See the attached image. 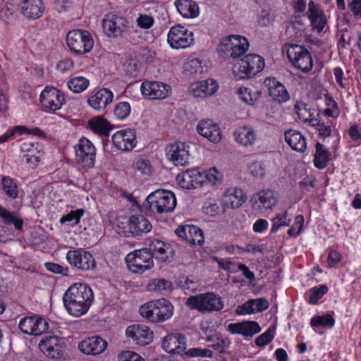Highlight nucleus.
<instances>
[{"label": "nucleus", "mask_w": 361, "mask_h": 361, "mask_svg": "<svg viewBox=\"0 0 361 361\" xmlns=\"http://www.w3.org/2000/svg\"><path fill=\"white\" fill-rule=\"evenodd\" d=\"M140 315L154 323H162L171 319L173 314V306L165 298L149 301L139 309Z\"/></svg>", "instance_id": "nucleus-2"}, {"label": "nucleus", "mask_w": 361, "mask_h": 361, "mask_svg": "<svg viewBox=\"0 0 361 361\" xmlns=\"http://www.w3.org/2000/svg\"><path fill=\"white\" fill-rule=\"evenodd\" d=\"M129 232L133 236H142L150 232L152 226L150 221L142 214H133L128 220Z\"/></svg>", "instance_id": "nucleus-28"}, {"label": "nucleus", "mask_w": 361, "mask_h": 361, "mask_svg": "<svg viewBox=\"0 0 361 361\" xmlns=\"http://www.w3.org/2000/svg\"><path fill=\"white\" fill-rule=\"evenodd\" d=\"M185 355L189 357H212L213 353L209 349H202L199 348H190L185 353Z\"/></svg>", "instance_id": "nucleus-58"}, {"label": "nucleus", "mask_w": 361, "mask_h": 361, "mask_svg": "<svg viewBox=\"0 0 361 361\" xmlns=\"http://www.w3.org/2000/svg\"><path fill=\"white\" fill-rule=\"evenodd\" d=\"M94 295L92 289L85 283H76L71 286L63 297L67 312L73 317H80L90 309Z\"/></svg>", "instance_id": "nucleus-1"}, {"label": "nucleus", "mask_w": 361, "mask_h": 361, "mask_svg": "<svg viewBox=\"0 0 361 361\" xmlns=\"http://www.w3.org/2000/svg\"><path fill=\"white\" fill-rule=\"evenodd\" d=\"M269 302L265 298L250 299L237 308V314L245 315L267 310Z\"/></svg>", "instance_id": "nucleus-35"}, {"label": "nucleus", "mask_w": 361, "mask_h": 361, "mask_svg": "<svg viewBox=\"0 0 361 361\" xmlns=\"http://www.w3.org/2000/svg\"><path fill=\"white\" fill-rule=\"evenodd\" d=\"M107 348V342L99 336L89 337L78 344L79 350L84 354L97 355Z\"/></svg>", "instance_id": "nucleus-26"}, {"label": "nucleus", "mask_w": 361, "mask_h": 361, "mask_svg": "<svg viewBox=\"0 0 361 361\" xmlns=\"http://www.w3.org/2000/svg\"><path fill=\"white\" fill-rule=\"evenodd\" d=\"M3 189L6 194L13 199L17 197L18 191L16 184L10 177H4L2 178Z\"/></svg>", "instance_id": "nucleus-54"}, {"label": "nucleus", "mask_w": 361, "mask_h": 361, "mask_svg": "<svg viewBox=\"0 0 361 361\" xmlns=\"http://www.w3.org/2000/svg\"><path fill=\"white\" fill-rule=\"evenodd\" d=\"M136 23L140 28L148 30L154 25V19L150 15L140 13L136 18Z\"/></svg>", "instance_id": "nucleus-57"}, {"label": "nucleus", "mask_w": 361, "mask_h": 361, "mask_svg": "<svg viewBox=\"0 0 361 361\" xmlns=\"http://www.w3.org/2000/svg\"><path fill=\"white\" fill-rule=\"evenodd\" d=\"M232 73L236 79L244 80L251 78L250 75L248 65L243 57L238 61L233 66Z\"/></svg>", "instance_id": "nucleus-49"}, {"label": "nucleus", "mask_w": 361, "mask_h": 361, "mask_svg": "<svg viewBox=\"0 0 361 361\" xmlns=\"http://www.w3.org/2000/svg\"><path fill=\"white\" fill-rule=\"evenodd\" d=\"M277 201V192L272 190H262L252 197L253 209L261 212L271 209Z\"/></svg>", "instance_id": "nucleus-21"}, {"label": "nucleus", "mask_w": 361, "mask_h": 361, "mask_svg": "<svg viewBox=\"0 0 361 361\" xmlns=\"http://www.w3.org/2000/svg\"><path fill=\"white\" fill-rule=\"evenodd\" d=\"M130 105L127 102H121L118 103L114 109V114L118 120H124L130 114Z\"/></svg>", "instance_id": "nucleus-52"}, {"label": "nucleus", "mask_w": 361, "mask_h": 361, "mask_svg": "<svg viewBox=\"0 0 361 361\" xmlns=\"http://www.w3.org/2000/svg\"><path fill=\"white\" fill-rule=\"evenodd\" d=\"M197 130L200 135L212 142L217 143L221 140L219 127L210 120L201 121L197 126Z\"/></svg>", "instance_id": "nucleus-32"}, {"label": "nucleus", "mask_w": 361, "mask_h": 361, "mask_svg": "<svg viewBox=\"0 0 361 361\" xmlns=\"http://www.w3.org/2000/svg\"><path fill=\"white\" fill-rule=\"evenodd\" d=\"M328 291V287L325 285H321L318 287H314L310 289L309 302L316 304Z\"/></svg>", "instance_id": "nucleus-55"}, {"label": "nucleus", "mask_w": 361, "mask_h": 361, "mask_svg": "<svg viewBox=\"0 0 361 361\" xmlns=\"http://www.w3.org/2000/svg\"><path fill=\"white\" fill-rule=\"evenodd\" d=\"M172 287V283L168 280L164 279H154L148 283L147 289L150 292L164 293L171 291Z\"/></svg>", "instance_id": "nucleus-44"}, {"label": "nucleus", "mask_w": 361, "mask_h": 361, "mask_svg": "<svg viewBox=\"0 0 361 361\" xmlns=\"http://www.w3.org/2000/svg\"><path fill=\"white\" fill-rule=\"evenodd\" d=\"M39 102L47 113H54L66 104L65 94L53 87H46L39 95Z\"/></svg>", "instance_id": "nucleus-9"}, {"label": "nucleus", "mask_w": 361, "mask_h": 361, "mask_svg": "<svg viewBox=\"0 0 361 361\" xmlns=\"http://www.w3.org/2000/svg\"><path fill=\"white\" fill-rule=\"evenodd\" d=\"M273 225L271 229V233H276L281 227L288 226L290 219L287 212L277 214L271 219Z\"/></svg>", "instance_id": "nucleus-53"}, {"label": "nucleus", "mask_w": 361, "mask_h": 361, "mask_svg": "<svg viewBox=\"0 0 361 361\" xmlns=\"http://www.w3.org/2000/svg\"><path fill=\"white\" fill-rule=\"evenodd\" d=\"M176 235L192 245H202L204 238L202 231L193 225H185L176 230Z\"/></svg>", "instance_id": "nucleus-30"}, {"label": "nucleus", "mask_w": 361, "mask_h": 361, "mask_svg": "<svg viewBox=\"0 0 361 361\" xmlns=\"http://www.w3.org/2000/svg\"><path fill=\"white\" fill-rule=\"evenodd\" d=\"M310 324L313 327L324 326L331 328L334 326L335 320L331 314H327L322 316L313 317L311 319Z\"/></svg>", "instance_id": "nucleus-50"}, {"label": "nucleus", "mask_w": 361, "mask_h": 361, "mask_svg": "<svg viewBox=\"0 0 361 361\" xmlns=\"http://www.w3.org/2000/svg\"><path fill=\"white\" fill-rule=\"evenodd\" d=\"M127 23L124 18L109 13L102 21L104 32L109 37H117L127 29Z\"/></svg>", "instance_id": "nucleus-20"}, {"label": "nucleus", "mask_w": 361, "mask_h": 361, "mask_svg": "<svg viewBox=\"0 0 361 361\" xmlns=\"http://www.w3.org/2000/svg\"><path fill=\"white\" fill-rule=\"evenodd\" d=\"M176 206L174 194L166 190H157L150 193L145 201V207L159 214L172 212Z\"/></svg>", "instance_id": "nucleus-3"}, {"label": "nucleus", "mask_w": 361, "mask_h": 361, "mask_svg": "<svg viewBox=\"0 0 361 361\" xmlns=\"http://www.w3.org/2000/svg\"><path fill=\"white\" fill-rule=\"evenodd\" d=\"M247 196L243 190L233 187L226 190L222 201L227 207L238 208L245 202Z\"/></svg>", "instance_id": "nucleus-33"}, {"label": "nucleus", "mask_w": 361, "mask_h": 361, "mask_svg": "<svg viewBox=\"0 0 361 361\" xmlns=\"http://www.w3.org/2000/svg\"><path fill=\"white\" fill-rule=\"evenodd\" d=\"M294 109L300 121L311 124L317 121V119L313 117L314 113L312 111V109L308 108L307 104L305 103L298 102Z\"/></svg>", "instance_id": "nucleus-46"}, {"label": "nucleus", "mask_w": 361, "mask_h": 361, "mask_svg": "<svg viewBox=\"0 0 361 361\" xmlns=\"http://www.w3.org/2000/svg\"><path fill=\"white\" fill-rule=\"evenodd\" d=\"M119 361H145L137 353L133 351H125L119 355Z\"/></svg>", "instance_id": "nucleus-64"}, {"label": "nucleus", "mask_w": 361, "mask_h": 361, "mask_svg": "<svg viewBox=\"0 0 361 361\" xmlns=\"http://www.w3.org/2000/svg\"><path fill=\"white\" fill-rule=\"evenodd\" d=\"M219 89L217 82L214 79L197 81L190 85L189 92L194 97L205 98L214 94Z\"/></svg>", "instance_id": "nucleus-24"}, {"label": "nucleus", "mask_w": 361, "mask_h": 361, "mask_svg": "<svg viewBox=\"0 0 361 361\" xmlns=\"http://www.w3.org/2000/svg\"><path fill=\"white\" fill-rule=\"evenodd\" d=\"M167 40L173 49H185L192 44L193 33L180 25H175L170 29Z\"/></svg>", "instance_id": "nucleus-14"}, {"label": "nucleus", "mask_w": 361, "mask_h": 361, "mask_svg": "<svg viewBox=\"0 0 361 361\" xmlns=\"http://www.w3.org/2000/svg\"><path fill=\"white\" fill-rule=\"evenodd\" d=\"M275 329L270 326L265 332L257 336L255 339V344L259 347H264L274 338Z\"/></svg>", "instance_id": "nucleus-56"}, {"label": "nucleus", "mask_w": 361, "mask_h": 361, "mask_svg": "<svg viewBox=\"0 0 361 361\" xmlns=\"http://www.w3.org/2000/svg\"><path fill=\"white\" fill-rule=\"evenodd\" d=\"M166 156L173 165L186 166L191 159L190 145L182 142L169 144L166 147Z\"/></svg>", "instance_id": "nucleus-12"}, {"label": "nucleus", "mask_w": 361, "mask_h": 361, "mask_svg": "<svg viewBox=\"0 0 361 361\" xmlns=\"http://www.w3.org/2000/svg\"><path fill=\"white\" fill-rule=\"evenodd\" d=\"M114 145L121 151H130L137 145V137L135 130L126 128L117 131L112 135Z\"/></svg>", "instance_id": "nucleus-19"}, {"label": "nucleus", "mask_w": 361, "mask_h": 361, "mask_svg": "<svg viewBox=\"0 0 361 361\" xmlns=\"http://www.w3.org/2000/svg\"><path fill=\"white\" fill-rule=\"evenodd\" d=\"M186 304L190 308L202 313L219 312L224 306L221 297L212 292L190 296L188 298Z\"/></svg>", "instance_id": "nucleus-4"}, {"label": "nucleus", "mask_w": 361, "mask_h": 361, "mask_svg": "<svg viewBox=\"0 0 361 361\" xmlns=\"http://www.w3.org/2000/svg\"><path fill=\"white\" fill-rule=\"evenodd\" d=\"M240 99L245 104L252 106L259 99L261 92L259 91H252L248 87H241L237 90Z\"/></svg>", "instance_id": "nucleus-48"}, {"label": "nucleus", "mask_w": 361, "mask_h": 361, "mask_svg": "<svg viewBox=\"0 0 361 361\" xmlns=\"http://www.w3.org/2000/svg\"><path fill=\"white\" fill-rule=\"evenodd\" d=\"M304 218L302 215H298L295 219V224L288 231L290 236H296L299 235L302 229Z\"/></svg>", "instance_id": "nucleus-60"}, {"label": "nucleus", "mask_w": 361, "mask_h": 361, "mask_svg": "<svg viewBox=\"0 0 361 361\" xmlns=\"http://www.w3.org/2000/svg\"><path fill=\"white\" fill-rule=\"evenodd\" d=\"M313 126H315L319 132V135L322 138H326L331 134V127L329 124H325L324 122L317 121L312 123Z\"/></svg>", "instance_id": "nucleus-61"}, {"label": "nucleus", "mask_w": 361, "mask_h": 361, "mask_svg": "<svg viewBox=\"0 0 361 361\" xmlns=\"http://www.w3.org/2000/svg\"><path fill=\"white\" fill-rule=\"evenodd\" d=\"M227 330L232 334H239L247 338H251L261 331V327L257 322L245 321L229 324Z\"/></svg>", "instance_id": "nucleus-29"}, {"label": "nucleus", "mask_w": 361, "mask_h": 361, "mask_svg": "<svg viewBox=\"0 0 361 361\" xmlns=\"http://www.w3.org/2000/svg\"><path fill=\"white\" fill-rule=\"evenodd\" d=\"M249 46L248 40L245 37L231 35L222 39L217 51L224 59H238L248 50Z\"/></svg>", "instance_id": "nucleus-5"}, {"label": "nucleus", "mask_w": 361, "mask_h": 361, "mask_svg": "<svg viewBox=\"0 0 361 361\" xmlns=\"http://www.w3.org/2000/svg\"><path fill=\"white\" fill-rule=\"evenodd\" d=\"M42 132L39 128L29 129L25 126H18L8 130L6 133L0 136V143H3L4 142L8 141L11 139L14 135L19 134H33L39 135Z\"/></svg>", "instance_id": "nucleus-43"}, {"label": "nucleus", "mask_w": 361, "mask_h": 361, "mask_svg": "<svg viewBox=\"0 0 361 361\" xmlns=\"http://www.w3.org/2000/svg\"><path fill=\"white\" fill-rule=\"evenodd\" d=\"M202 173L204 179L206 178L212 185H215L221 178L219 172L214 167L209 169L207 171H202Z\"/></svg>", "instance_id": "nucleus-63"}, {"label": "nucleus", "mask_w": 361, "mask_h": 361, "mask_svg": "<svg viewBox=\"0 0 361 361\" xmlns=\"http://www.w3.org/2000/svg\"><path fill=\"white\" fill-rule=\"evenodd\" d=\"M20 152L26 164L36 168L44 156L43 146L38 142L25 141L20 144Z\"/></svg>", "instance_id": "nucleus-16"}, {"label": "nucleus", "mask_w": 361, "mask_h": 361, "mask_svg": "<svg viewBox=\"0 0 361 361\" xmlns=\"http://www.w3.org/2000/svg\"><path fill=\"white\" fill-rule=\"evenodd\" d=\"M245 59L248 65L250 75L254 77L257 73L261 72L264 68V59L255 54L246 55Z\"/></svg>", "instance_id": "nucleus-41"}, {"label": "nucleus", "mask_w": 361, "mask_h": 361, "mask_svg": "<svg viewBox=\"0 0 361 361\" xmlns=\"http://www.w3.org/2000/svg\"><path fill=\"white\" fill-rule=\"evenodd\" d=\"M154 255L147 248L136 250L126 257V264L133 273L142 274L154 267Z\"/></svg>", "instance_id": "nucleus-7"}, {"label": "nucleus", "mask_w": 361, "mask_h": 361, "mask_svg": "<svg viewBox=\"0 0 361 361\" xmlns=\"http://www.w3.org/2000/svg\"><path fill=\"white\" fill-rule=\"evenodd\" d=\"M0 218L6 225H13L14 228L18 231H21L23 226V221L18 218L15 213L10 212L3 207H0Z\"/></svg>", "instance_id": "nucleus-45"}, {"label": "nucleus", "mask_w": 361, "mask_h": 361, "mask_svg": "<svg viewBox=\"0 0 361 361\" xmlns=\"http://www.w3.org/2000/svg\"><path fill=\"white\" fill-rule=\"evenodd\" d=\"M20 8L25 17L32 19L41 17L44 11L42 0H23L20 3Z\"/></svg>", "instance_id": "nucleus-36"}, {"label": "nucleus", "mask_w": 361, "mask_h": 361, "mask_svg": "<svg viewBox=\"0 0 361 361\" xmlns=\"http://www.w3.org/2000/svg\"><path fill=\"white\" fill-rule=\"evenodd\" d=\"M314 158V166L319 169H324L331 159V152L319 142L316 144Z\"/></svg>", "instance_id": "nucleus-39"}, {"label": "nucleus", "mask_w": 361, "mask_h": 361, "mask_svg": "<svg viewBox=\"0 0 361 361\" xmlns=\"http://www.w3.org/2000/svg\"><path fill=\"white\" fill-rule=\"evenodd\" d=\"M44 267L50 272L57 274L67 276L68 274V268L64 267L59 264L53 262H46Z\"/></svg>", "instance_id": "nucleus-62"}, {"label": "nucleus", "mask_w": 361, "mask_h": 361, "mask_svg": "<svg viewBox=\"0 0 361 361\" xmlns=\"http://www.w3.org/2000/svg\"><path fill=\"white\" fill-rule=\"evenodd\" d=\"M176 181L182 188L189 190L200 185L204 181V176L198 169H188L178 174Z\"/></svg>", "instance_id": "nucleus-27"}, {"label": "nucleus", "mask_w": 361, "mask_h": 361, "mask_svg": "<svg viewBox=\"0 0 361 361\" xmlns=\"http://www.w3.org/2000/svg\"><path fill=\"white\" fill-rule=\"evenodd\" d=\"M285 140L295 151L303 152L307 147L305 136L299 131L289 130L285 133Z\"/></svg>", "instance_id": "nucleus-37"}, {"label": "nucleus", "mask_w": 361, "mask_h": 361, "mask_svg": "<svg viewBox=\"0 0 361 361\" xmlns=\"http://www.w3.org/2000/svg\"><path fill=\"white\" fill-rule=\"evenodd\" d=\"M307 15L313 30L318 33L323 32L327 25V18L319 6L312 1H310Z\"/></svg>", "instance_id": "nucleus-25"}, {"label": "nucleus", "mask_w": 361, "mask_h": 361, "mask_svg": "<svg viewBox=\"0 0 361 361\" xmlns=\"http://www.w3.org/2000/svg\"><path fill=\"white\" fill-rule=\"evenodd\" d=\"M84 209H78L76 210H72L68 214L63 216L60 219V223L63 224L65 223H71L72 225H77L79 224L81 217L84 214Z\"/></svg>", "instance_id": "nucleus-51"}, {"label": "nucleus", "mask_w": 361, "mask_h": 361, "mask_svg": "<svg viewBox=\"0 0 361 361\" xmlns=\"http://www.w3.org/2000/svg\"><path fill=\"white\" fill-rule=\"evenodd\" d=\"M287 56L293 65L302 72H307L312 68V59L310 52L304 47L290 45L287 50Z\"/></svg>", "instance_id": "nucleus-13"}, {"label": "nucleus", "mask_w": 361, "mask_h": 361, "mask_svg": "<svg viewBox=\"0 0 361 361\" xmlns=\"http://www.w3.org/2000/svg\"><path fill=\"white\" fill-rule=\"evenodd\" d=\"M141 92L145 98L149 99H163L171 93V87L157 81H145L140 87Z\"/></svg>", "instance_id": "nucleus-17"}, {"label": "nucleus", "mask_w": 361, "mask_h": 361, "mask_svg": "<svg viewBox=\"0 0 361 361\" xmlns=\"http://www.w3.org/2000/svg\"><path fill=\"white\" fill-rule=\"evenodd\" d=\"M66 259L71 267L78 270L90 271L96 267V262L92 255L82 248L69 250Z\"/></svg>", "instance_id": "nucleus-8"}, {"label": "nucleus", "mask_w": 361, "mask_h": 361, "mask_svg": "<svg viewBox=\"0 0 361 361\" xmlns=\"http://www.w3.org/2000/svg\"><path fill=\"white\" fill-rule=\"evenodd\" d=\"M18 328L20 331L30 336H39L49 328L47 322L42 317L34 314L20 319Z\"/></svg>", "instance_id": "nucleus-15"}, {"label": "nucleus", "mask_w": 361, "mask_h": 361, "mask_svg": "<svg viewBox=\"0 0 361 361\" xmlns=\"http://www.w3.org/2000/svg\"><path fill=\"white\" fill-rule=\"evenodd\" d=\"M264 85L268 89L269 96L273 100L279 103H283L290 99L288 92L285 86L274 78H267L264 80Z\"/></svg>", "instance_id": "nucleus-31"}, {"label": "nucleus", "mask_w": 361, "mask_h": 361, "mask_svg": "<svg viewBox=\"0 0 361 361\" xmlns=\"http://www.w3.org/2000/svg\"><path fill=\"white\" fill-rule=\"evenodd\" d=\"M114 97V94L111 90L102 87L89 97L87 104L93 109L101 111L112 103Z\"/></svg>", "instance_id": "nucleus-22"}, {"label": "nucleus", "mask_w": 361, "mask_h": 361, "mask_svg": "<svg viewBox=\"0 0 361 361\" xmlns=\"http://www.w3.org/2000/svg\"><path fill=\"white\" fill-rule=\"evenodd\" d=\"M178 13L185 18H196L200 13L199 6L192 0H176L174 3Z\"/></svg>", "instance_id": "nucleus-38"}, {"label": "nucleus", "mask_w": 361, "mask_h": 361, "mask_svg": "<svg viewBox=\"0 0 361 361\" xmlns=\"http://www.w3.org/2000/svg\"><path fill=\"white\" fill-rule=\"evenodd\" d=\"M161 348L167 353L182 355L187 351V338L180 333L169 334L164 337Z\"/></svg>", "instance_id": "nucleus-18"}, {"label": "nucleus", "mask_w": 361, "mask_h": 361, "mask_svg": "<svg viewBox=\"0 0 361 361\" xmlns=\"http://www.w3.org/2000/svg\"><path fill=\"white\" fill-rule=\"evenodd\" d=\"M126 335L136 344L145 345L152 341L154 334L151 329L142 324L132 325L126 329Z\"/></svg>", "instance_id": "nucleus-23"}, {"label": "nucleus", "mask_w": 361, "mask_h": 361, "mask_svg": "<svg viewBox=\"0 0 361 361\" xmlns=\"http://www.w3.org/2000/svg\"><path fill=\"white\" fill-rule=\"evenodd\" d=\"M74 148L76 163L85 169L92 168L96 156V149L92 143L86 137H82Z\"/></svg>", "instance_id": "nucleus-11"}, {"label": "nucleus", "mask_w": 361, "mask_h": 361, "mask_svg": "<svg viewBox=\"0 0 361 361\" xmlns=\"http://www.w3.org/2000/svg\"><path fill=\"white\" fill-rule=\"evenodd\" d=\"M90 128L94 133L108 136L111 130L110 123L102 116H96L88 121Z\"/></svg>", "instance_id": "nucleus-40"}, {"label": "nucleus", "mask_w": 361, "mask_h": 361, "mask_svg": "<svg viewBox=\"0 0 361 361\" xmlns=\"http://www.w3.org/2000/svg\"><path fill=\"white\" fill-rule=\"evenodd\" d=\"M250 173L255 178H262L265 175V169L259 161L252 162L249 166Z\"/></svg>", "instance_id": "nucleus-59"}, {"label": "nucleus", "mask_w": 361, "mask_h": 361, "mask_svg": "<svg viewBox=\"0 0 361 361\" xmlns=\"http://www.w3.org/2000/svg\"><path fill=\"white\" fill-rule=\"evenodd\" d=\"M149 251L161 262H166L168 257L165 255L171 250V247L169 244H166L161 240H155L150 245Z\"/></svg>", "instance_id": "nucleus-42"}, {"label": "nucleus", "mask_w": 361, "mask_h": 361, "mask_svg": "<svg viewBox=\"0 0 361 361\" xmlns=\"http://www.w3.org/2000/svg\"><path fill=\"white\" fill-rule=\"evenodd\" d=\"M66 43L72 52L82 55L89 53L92 49L94 39L88 31L73 30L68 32Z\"/></svg>", "instance_id": "nucleus-6"}, {"label": "nucleus", "mask_w": 361, "mask_h": 361, "mask_svg": "<svg viewBox=\"0 0 361 361\" xmlns=\"http://www.w3.org/2000/svg\"><path fill=\"white\" fill-rule=\"evenodd\" d=\"M90 85V80L82 76H75L67 82L68 88L74 93H81Z\"/></svg>", "instance_id": "nucleus-47"}, {"label": "nucleus", "mask_w": 361, "mask_h": 361, "mask_svg": "<svg viewBox=\"0 0 361 361\" xmlns=\"http://www.w3.org/2000/svg\"><path fill=\"white\" fill-rule=\"evenodd\" d=\"M234 137L239 145L249 147L255 144L257 139V133L252 126H243L235 130Z\"/></svg>", "instance_id": "nucleus-34"}, {"label": "nucleus", "mask_w": 361, "mask_h": 361, "mask_svg": "<svg viewBox=\"0 0 361 361\" xmlns=\"http://www.w3.org/2000/svg\"><path fill=\"white\" fill-rule=\"evenodd\" d=\"M65 347L63 338L57 336H47L39 343L40 351L51 360H61L64 355Z\"/></svg>", "instance_id": "nucleus-10"}]
</instances>
